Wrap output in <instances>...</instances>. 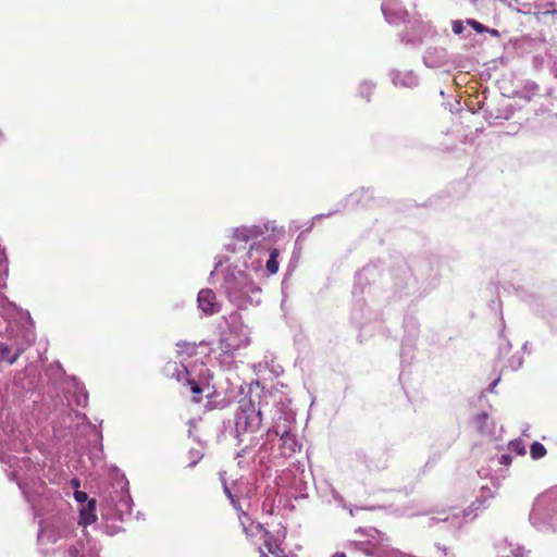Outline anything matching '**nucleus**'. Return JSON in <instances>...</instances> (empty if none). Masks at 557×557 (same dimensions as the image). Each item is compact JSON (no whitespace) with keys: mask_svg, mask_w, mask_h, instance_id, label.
Listing matches in <instances>:
<instances>
[{"mask_svg":"<svg viewBox=\"0 0 557 557\" xmlns=\"http://www.w3.org/2000/svg\"><path fill=\"white\" fill-rule=\"evenodd\" d=\"M380 536L379 530L358 528L354 531V537L348 541V547L367 556H373L380 547Z\"/></svg>","mask_w":557,"mask_h":557,"instance_id":"1","label":"nucleus"},{"mask_svg":"<svg viewBox=\"0 0 557 557\" xmlns=\"http://www.w3.org/2000/svg\"><path fill=\"white\" fill-rule=\"evenodd\" d=\"M249 337L243 330L230 327L224 331L219 339V349L228 356H232L236 350L249 345Z\"/></svg>","mask_w":557,"mask_h":557,"instance_id":"2","label":"nucleus"},{"mask_svg":"<svg viewBox=\"0 0 557 557\" xmlns=\"http://www.w3.org/2000/svg\"><path fill=\"white\" fill-rule=\"evenodd\" d=\"M252 529L260 535L262 540L264 548L269 554L274 557H298L297 554L289 552L285 553V550L276 543L273 534L268 531L262 524L257 523L256 525H251Z\"/></svg>","mask_w":557,"mask_h":557,"instance_id":"3","label":"nucleus"},{"mask_svg":"<svg viewBox=\"0 0 557 557\" xmlns=\"http://www.w3.org/2000/svg\"><path fill=\"white\" fill-rule=\"evenodd\" d=\"M198 307L207 315H212L220 311V305L216 302V296L212 289H201L198 293Z\"/></svg>","mask_w":557,"mask_h":557,"instance_id":"4","label":"nucleus"},{"mask_svg":"<svg viewBox=\"0 0 557 557\" xmlns=\"http://www.w3.org/2000/svg\"><path fill=\"white\" fill-rule=\"evenodd\" d=\"M260 423L261 412H256L253 408L250 409V414H247V411L243 410V412L237 416L236 420L237 429L243 431H255L259 428Z\"/></svg>","mask_w":557,"mask_h":557,"instance_id":"5","label":"nucleus"},{"mask_svg":"<svg viewBox=\"0 0 557 557\" xmlns=\"http://www.w3.org/2000/svg\"><path fill=\"white\" fill-rule=\"evenodd\" d=\"M79 518V523L83 525H89L97 521L96 499L88 500L87 506L81 509Z\"/></svg>","mask_w":557,"mask_h":557,"instance_id":"6","label":"nucleus"},{"mask_svg":"<svg viewBox=\"0 0 557 557\" xmlns=\"http://www.w3.org/2000/svg\"><path fill=\"white\" fill-rule=\"evenodd\" d=\"M22 354V349L17 348L13 354L11 348L5 344H0V359L3 361H8L10 364H13L20 355Z\"/></svg>","mask_w":557,"mask_h":557,"instance_id":"7","label":"nucleus"},{"mask_svg":"<svg viewBox=\"0 0 557 557\" xmlns=\"http://www.w3.org/2000/svg\"><path fill=\"white\" fill-rule=\"evenodd\" d=\"M280 251L276 248L270 250V257L267 261L265 268L270 274H275L278 271V258Z\"/></svg>","mask_w":557,"mask_h":557,"instance_id":"8","label":"nucleus"},{"mask_svg":"<svg viewBox=\"0 0 557 557\" xmlns=\"http://www.w3.org/2000/svg\"><path fill=\"white\" fill-rule=\"evenodd\" d=\"M530 454L533 459H540L546 455V448L540 442L532 443Z\"/></svg>","mask_w":557,"mask_h":557,"instance_id":"9","label":"nucleus"},{"mask_svg":"<svg viewBox=\"0 0 557 557\" xmlns=\"http://www.w3.org/2000/svg\"><path fill=\"white\" fill-rule=\"evenodd\" d=\"M187 385L189 386L190 388V392L195 395L193 397V400L195 403H200L201 401V397H199V395L202 393V388L201 386L194 380V379H187Z\"/></svg>","mask_w":557,"mask_h":557,"instance_id":"10","label":"nucleus"},{"mask_svg":"<svg viewBox=\"0 0 557 557\" xmlns=\"http://www.w3.org/2000/svg\"><path fill=\"white\" fill-rule=\"evenodd\" d=\"M274 432H275L276 435L281 436L283 445L290 444V448H292V450H294L292 445H296V441H295L294 436L288 431H284L282 434H280V432L276 431V430Z\"/></svg>","mask_w":557,"mask_h":557,"instance_id":"11","label":"nucleus"},{"mask_svg":"<svg viewBox=\"0 0 557 557\" xmlns=\"http://www.w3.org/2000/svg\"><path fill=\"white\" fill-rule=\"evenodd\" d=\"M224 493L227 496V498L230 499V502L233 505V507L236 510H240L242 508H240V504H239L238 498L235 495L232 494V492L230 491V488L227 487L226 484H224Z\"/></svg>","mask_w":557,"mask_h":557,"instance_id":"12","label":"nucleus"},{"mask_svg":"<svg viewBox=\"0 0 557 557\" xmlns=\"http://www.w3.org/2000/svg\"><path fill=\"white\" fill-rule=\"evenodd\" d=\"M509 449L518 455H524L525 449L521 441H512L509 443Z\"/></svg>","mask_w":557,"mask_h":557,"instance_id":"13","label":"nucleus"},{"mask_svg":"<svg viewBox=\"0 0 557 557\" xmlns=\"http://www.w3.org/2000/svg\"><path fill=\"white\" fill-rule=\"evenodd\" d=\"M468 24L478 33H484L486 30V27L475 20H469Z\"/></svg>","mask_w":557,"mask_h":557,"instance_id":"14","label":"nucleus"},{"mask_svg":"<svg viewBox=\"0 0 557 557\" xmlns=\"http://www.w3.org/2000/svg\"><path fill=\"white\" fill-rule=\"evenodd\" d=\"M74 497L78 503H85L88 499V495L83 491H76Z\"/></svg>","mask_w":557,"mask_h":557,"instance_id":"15","label":"nucleus"},{"mask_svg":"<svg viewBox=\"0 0 557 557\" xmlns=\"http://www.w3.org/2000/svg\"><path fill=\"white\" fill-rule=\"evenodd\" d=\"M191 456H193V460L191 462L189 463L190 467H194L196 466V463L202 458V455L200 454L199 450H196V451H191L190 453Z\"/></svg>","mask_w":557,"mask_h":557,"instance_id":"16","label":"nucleus"},{"mask_svg":"<svg viewBox=\"0 0 557 557\" xmlns=\"http://www.w3.org/2000/svg\"><path fill=\"white\" fill-rule=\"evenodd\" d=\"M453 30L455 34L459 35L462 33L463 30V26H462V23L460 21H455L453 23Z\"/></svg>","mask_w":557,"mask_h":557,"instance_id":"17","label":"nucleus"},{"mask_svg":"<svg viewBox=\"0 0 557 557\" xmlns=\"http://www.w3.org/2000/svg\"><path fill=\"white\" fill-rule=\"evenodd\" d=\"M511 461H512L511 456L507 455V454L502 455L500 460H499V462L504 466H509L511 463Z\"/></svg>","mask_w":557,"mask_h":557,"instance_id":"18","label":"nucleus"},{"mask_svg":"<svg viewBox=\"0 0 557 557\" xmlns=\"http://www.w3.org/2000/svg\"><path fill=\"white\" fill-rule=\"evenodd\" d=\"M258 552H259V557H269L262 547H259Z\"/></svg>","mask_w":557,"mask_h":557,"instance_id":"19","label":"nucleus"},{"mask_svg":"<svg viewBox=\"0 0 557 557\" xmlns=\"http://www.w3.org/2000/svg\"><path fill=\"white\" fill-rule=\"evenodd\" d=\"M487 0H475L476 7H483Z\"/></svg>","mask_w":557,"mask_h":557,"instance_id":"20","label":"nucleus"},{"mask_svg":"<svg viewBox=\"0 0 557 557\" xmlns=\"http://www.w3.org/2000/svg\"><path fill=\"white\" fill-rule=\"evenodd\" d=\"M332 557H346L344 553L337 552Z\"/></svg>","mask_w":557,"mask_h":557,"instance_id":"21","label":"nucleus"},{"mask_svg":"<svg viewBox=\"0 0 557 557\" xmlns=\"http://www.w3.org/2000/svg\"><path fill=\"white\" fill-rule=\"evenodd\" d=\"M72 484H73L74 486H79V482H78L77 480H73V481H72Z\"/></svg>","mask_w":557,"mask_h":557,"instance_id":"22","label":"nucleus"},{"mask_svg":"<svg viewBox=\"0 0 557 557\" xmlns=\"http://www.w3.org/2000/svg\"><path fill=\"white\" fill-rule=\"evenodd\" d=\"M476 503H478V502H473V503L471 504V506H472L474 509H478V508L480 507L479 505H476Z\"/></svg>","mask_w":557,"mask_h":557,"instance_id":"23","label":"nucleus"},{"mask_svg":"<svg viewBox=\"0 0 557 557\" xmlns=\"http://www.w3.org/2000/svg\"><path fill=\"white\" fill-rule=\"evenodd\" d=\"M239 233H240V232H239V231H237V234H238V235H239ZM243 238H244L245 240H247V239H248V236H247L246 234H244V233H243Z\"/></svg>","mask_w":557,"mask_h":557,"instance_id":"24","label":"nucleus"},{"mask_svg":"<svg viewBox=\"0 0 557 557\" xmlns=\"http://www.w3.org/2000/svg\"><path fill=\"white\" fill-rule=\"evenodd\" d=\"M244 531L246 532L247 536H249V532H248V529L246 527L244 528Z\"/></svg>","mask_w":557,"mask_h":557,"instance_id":"25","label":"nucleus"},{"mask_svg":"<svg viewBox=\"0 0 557 557\" xmlns=\"http://www.w3.org/2000/svg\"><path fill=\"white\" fill-rule=\"evenodd\" d=\"M2 141H3V138H2V135L0 134V146L2 145Z\"/></svg>","mask_w":557,"mask_h":557,"instance_id":"26","label":"nucleus"}]
</instances>
